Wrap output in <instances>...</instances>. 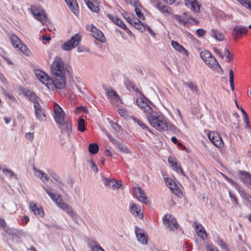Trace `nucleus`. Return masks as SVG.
<instances>
[{
	"mask_svg": "<svg viewBox=\"0 0 251 251\" xmlns=\"http://www.w3.org/2000/svg\"><path fill=\"white\" fill-rule=\"evenodd\" d=\"M36 78L49 89L54 90L65 88L66 84L65 74L54 75L53 79L45 72L37 70L34 71Z\"/></svg>",
	"mask_w": 251,
	"mask_h": 251,
	"instance_id": "1",
	"label": "nucleus"
},
{
	"mask_svg": "<svg viewBox=\"0 0 251 251\" xmlns=\"http://www.w3.org/2000/svg\"><path fill=\"white\" fill-rule=\"evenodd\" d=\"M150 124L155 129L162 131L168 128V122L167 118L161 112L154 110L146 117Z\"/></svg>",
	"mask_w": 251,
	"mask_h": 251,
	"instance_id": "2",
	"label": "nucleus"
},
{
	"mask_svg": "<svg viewBox=\"0 0 251 251\" xmlns=\"http://www.w3.org/2000/svg\"><path fill=\"white\" fill-rule=\"evenodd\" d=\"M200 55L201 58L209 67L214 70H222L220 64L210 51L204 50L201 52Z\"/></svg>",
	"mask_w": 251,
	"mask_h": 251,
	"instance_id": "3",
	"label": "nucleus"
},
{
	"mask_svg": "<svg viewBox=\"0 0 251 251\" xmlns=\"http://www.w3.org/2000/svg\"><path fill=\"white\" fill-rule=\"evenodd\" d=\"M51 72L53 75L65 74V69L62 59L56 57L51 65Z\"/></svg>",
	"mask_w": 251,
	"mask_h": 251,
	"instance_id": "4",
	"label": "nucleus"
},
{
	"mask_svg": "<svg viewBox=\"0 0 251 251\" xmlns=\"http://www.w3.org/2000/svg\"><path fill=\"white\" fill-rule=\"evenodd\" d=\"M10 40L11 44L16 50L21 51L22 52L27 56H29L30 54L29 50L17 35L15 34H12L10 36Z\"/></svg>",
	"mask_w": 251,
	"mask_h": 251,
	"instance_id": "5",
	"label": "nucleus"
},
{
	"mask_svg": "<svg viewBox=\"0 0 251 251\" xmlns=\"http://www.w3.org/2000/svg\"><path fill=\"white\" fill-rule=\"evenodd\" d=\"M30 12L34 17L43 24L47 21V15L45 11L39 5H31L30 8Z\"/></svg>",
	"mask_w": 251,
	"mask_h": 251,
	"instance_id": "6",
	"label": "nucleus"
},
{
	"mask_svg": "<svg viewBox=\"0 0 251 251\" xmlns=\"http://www.w3.org/2000/svg\"><path fill=\"white\" fill-rule=\"evenodd\" d=\"M136 103L138 107L144 111L146 117L154 110L150 105L151 102L144 97L137 98Z\"/></svg>",
	"mask_w": 251,
	"mask_h": 251,
	"instance_id": "7",
	"label": "nucleus"
},
{
	"mask_svg": "<svg viewBox=\"0 0 251 251\" xmlns=\"http://www.w3.org/2000/svg\"><path fill=\"white\" fill-rule=\"evenodd\" d=\"M53 117L57 124L68 119L63 109L56 103L53 104Z\"/></svg>",
	"mask_w": 251,
	"mask_h": 251,
	"instance_id": "8",
	"label": "nucleus"
},
{
	"mask_svg": "<svg viewBox=\"0 0 251 251\" xmlns=\"http://www.w3.org/2000/svg\"><path fill=\"white\" fill-rule=\"evenodd\" d=\"M81 41V36L79 34H76L71 39L65 42L62 45L61 48L63 50H70L77 46Z\"/></svg>",
	"mask_w": 251,
	"mask_h": 251,
	"instance_id": "9",
	"label": "nucleus"
},
{
	"mask_svg": "<svg viewBox=\"0 0 251 251\" xmlns=\"http://www.w3.org/2000/svg\"><path fill=\"white\" fill-rule=\"evenodd\" d=\"M163 224L165 226L170 230L175 231L179 226L176 219L171 215H166L163 219Z\"/></svg>",
	"mask_w": 251,
	"mask_h": 251,
	"instance_id": "10",
	"label": "nucleus"
},
{
	"mask_svg": "<svg viewBox=\"0 0 251 251\" xmlns=\"http://www.w3.org/2000/svg\"><path fill=\"white\" fill-rule=\"evenodd\" d=\"M86 29L95 38L101 42H105V38L102 32L93 25H89L86 26Z\"/></svg>",
	"mask_w": 251,
	"mask_h": 251,
	"instance_id": "11",
	"label": "nucleus"
},
{
	"mask_svg": "<svg viewBox=\"0 0 251 251\" xmlns=\"http://www.w3.org/2000/svg\"><path fill=\"white\" fill-rule=\"evenodd\" d=\"M57 205L62 210L65 212L73 220L76 219L77 215L72 209V207L65 202L62 199L57 202Z\"/></svg>",
	"mask_w": 251,
	"mask_h": 251,
	"instance_id": "12",
	"label": "nucleus"
},
{
	"mask_svg": "<svg viewBox=\"0 0 251 251\" xmlns=\"http://www.w3.org/2000/svg\"><path fill=\"white\" fill-rule=\"evenodd\" d=\"M209 140L218 148L222 147L224 145L223 141L220 134L216 131H210L208 133Z\"/></svg>",
	"mask_w": 251,
	"mask_h": 251,
	"instance_id": "13",
	"label": "nucleus"
},
{
	"mask_svg": "<svg viewBox=\"0 0 251 251\" xmlns=\"http://www.w3.org/2000/svg\"><path fill=\"white\" fill-rule=\"evenodd\" d=\"M248 31V28L246 26L241 25H235L233 29L232 32L234 40H237L241 38L243 35H246Z\"/></svg>",
	"mask_w": 251,
	"mask_h": 251,
	"instance_id": "14",
	"label": "nucleus"
},
{
	"mask_svg": "<svg viewBox=\"0 0 251 251\" xmlns=\"http://www.w3.org/2000/svg\"><path fill=\"white\" fill-rule=\"evenodd\" d=\"M164 180L167 186L174 194L177 196H180L182 194L181 190L172 179L165 178Z\"/></svg>",
	"mask_w": 251,
	"mask_h": 251,
	"instance_id": "15",
	"label": "nucleus"
},
{
	"mask_svg": "<svg viewBox=\"0 0 251 251\" xmlns=\"http://www.w3.org/2000/svg\"><path fill=\"white\" fill-rule=\"evenodd\" d=\"M133 193L134 196L140 201L144 203H148L149 201L147 197L146 196L144 191L140 187L134 188L133 189Z\"/></svg>",
	"mask_w": 251,
	"mask_h": 251,
	"instance_id": "16",
	"label": "nucleus"
},
{
	"mask_svg": "<svg viewBox=\"0 0 251 251\" xmlns=\"http://www.w3.org/2000/svg\"><path fill=\"white\" fill-rule=\"evenodd\" d=\"M168 160L171 167L174 171L182 176H185V174L181 167V165L177 163V160L176 158L169 156Z\"/></svg>",
	"mask_w": 251,
	"mask_h": 251,
	"instance_id": "17",
	"label": "nucleus"
},
{
	"mask_svg": "<svg viewBox=\"0 0 251 251\" xmlns=\"http://www.w3.org/2000/svg\"><path fill=\"white\" fill-rule=\"evenodd\" d=\"M154 6L157 8L160 12L163 13L172 14L173 10L169 6L163 3L159 0L154 1Z\"/></svg>",
	"mask_w": 251,
	"mask_h": 251,
	"instance_id": "18",
	"label": "nucleus"
},
{
	"mask_svg": "<svg viewBox=\"0 0 251 251\" xmlns=\"http://www.w3.org/2000/svg\"><path fill=\"white\" fill-rule=\"evenodd\" d=\"M34 107L35 109V114L36 118L40 121H45L46 119V116L42 106L40 105L38 101H35Z\"/></svg>",
	"mask_w": 251,
	"mask_h": 251,
	"instance_id": "19",
	"label": "nucleus"
},
{
	"mask_svg": "<svg viewBox=\"0 0 251 251\" xmlns=\"http://www.w3.org/2000/svg\"><path fill=\"white\" fill-rule=\"evenodd\" d=\"M60 125V128L62 132L66 133L68 137H70L72 135V124L70 122L69 119L64 121L58 123Z\"/></svg>",
	"mask_w": 251,
	"mask_h": 251,
	"instance_id": "20",
	"label": "nucleus"
},
{
	"mask_svg": "<svg viewBox=\"0 0 251 251\" xmlns=\"http://www.w3.org/2000/svg\"><path fill=\"white\" fill-rule=\"evenodd\" d=\"M135 233L138 241L142 244H146L148 242L147 235L145 231L138 227H135Z\"/></svg>",
	"mask_w": 251,
	"mask_h": 251,
	"instance_id": "21",
	"label": "nucleus"
},
{
	"mask_svg": "<svg viewBox=\"0 0 251 251\" xmlns=\"http://www.w3.org/2000/svg\"><path fill=\"white\" fill-rule=\"evenodd\" d=\"M186 6L192 11L198 12L200 10V4L197 0H185Z\"/></svg>",
	"mask_w": 251,
	"mask_h": 251,
	"instance_id": "22",
	"label": "nucleus"
},
{
	"mask_svg": "<svg viewBox=\"0 0 251 251\" xmlns=\"http://www.w3.org/2000/svg\"><path fill=\"white\" fill-rule=\"evenodd\" d=\"M30 210L35 215L42 217L44 216V211L40 206H37L36 204L32 201L29 203Z\"/></svg>",
	"mask_w": 251,
	"mask_h": 251,
	"instance_id": "23",
	"label": "nucleus"
},
{
	"mask_svg": "<svg viewBox=\"0 0 251 251\" xmlns=\"http://www.w3.org/2000/svg\"><path fill=\"white\" fill-rule=\"evenodd\" d=\"M104 184L113 189H119L122 186V183L114 179H104Z\"/></svg>",
	"mask_w": 251,
	"mask_h": 251,
	"instance_id": "24",
	"label": "nucleus"
},
{
	"mask_svg": "<svg viewBox=\"0 0 251 251\" xmlns=\"http://www.w3.org/2000/svg\"><path fill=\"white\" fill-rule=\"evenodd\" d=\"M107 17L114 24L125 30H126V27L125 23L116 16L112 14H107Z\"/></svg>",
	"mask_w": 251,
	"mask_h": 251,
	"instance_id": "25",
	"label": "nucleus"
},
{
	"mask_svg": "<svg viewBox=\"0 0 251 251\" xmlns=\"http://www.w3.org/2000/svg\"><path fill=\"white\" fill-rule=\"evenodd\" d=\"M130 210L131 214L135 216L138 217L140 219H142L143 217V213L141 211V207L139 205L131 203L130 205Z\"/></svg>",
	"mask_w": 251,
	"mask_h": 251,
	"instance_id": "26",
	"label": "nucleus"
},
{
	"mask_svg": "<svg viewBox=\"0 0 251 251\" xmlns=\"http://www.w3.org/2000/svg\"><path fill=\"white\" fill-rule=\"evenodd\" d=\"M43 188L46 192L48 194L50 199L54 201L56 204L62 199L60 195H57L55 192H53V190L48 188L46 186H43Z\"/></svg>",
	"mask_w": 251,
	"mask_h": 251,
	"instance_id": "27",
	"label": "nucleus"
},
{
	"mask_svg": "<svg viewBox=\"0 0 251 251\" xmlns=\"http://www.w3.org/2000/svg\"><path fill=\"white\" fill-rule=\"evenodd\" d=\"M72 12L75 15L79 13V7L76 0H64Z\"/></svg>",
	"mask_w": 251,
	"mask_h": 251,
	"instance_id": "28",
	"label": "nucleus"
},
{
	"mask_svg": "<svg viewBox=\"0 0 251 251\" xmlns=\"http://www.w3.org/2000/svg\"><path fill=\"white\" fill-rule=\"evenodd\" d=\"M241 179L242 181L251 188V175L245 171H240Z\"/></svg>",
	"mask_w": 251,
	"mask_h": 251,
	"instance_id": "29",
	"label": "nucleus"
},
{
	"mask_svg": "<svg viewBox=\"0 0 251 251\" xmlns=\"http://www.w3.org/2000/svg\"><path fill=\"white\" fill-rule=\"evenodd\" d=\"M33 171L35 175L39 178L43 182H46L49 181L50 177L48 174L44 171L35 168H33Z\"/></svg>",
	"mask_w": 251,
	"mask_h": 251,
	"instance_id": "30",
	"label": "nucleus"
},
{
	"mask_svg": "<svg viewBox=\"0 0 251 251\" xmlns=\"http://www.w3.org/2000/svg\"><path fill=\"white\" fill-rule=\"evenodd\" d=\"M210 35L211 37L217 41H223L225 40V36L223 33L215 28L211 29Z\"/></svg>",
	"mask_w": 251,
	"mask_h": 251,
	"instance_id": "31",
	"label": "nucleus"
},
{
	"mask_svg": "<svg viewBox=\"0 0 251 251\" xmlns=\"http://www.w3.org/2000/svg\"><path fill=\"white\" fill-rule=\"evenodd\" d=\"M171 45L172 47L176 51L182 53L185 55H188V51L182 46L180 45L177 42L172 41L171 42Z\"/></svg>",
	"mask_w": 251,
	"mask_h": 251,
	"instance_id": "32",
	"label": "nucleus"
},
{
	"mask_svg": "<svg viewBox=\"0 0 251 251\" xmlns=\"http://www.w3.org/2000/svg\"><path fill=\"white\" fill-rule=\"evenodd\" d=\"M184 86L188 87L192 92L194 93H197L198 92V89L197 85L196 83L192 81L189 82H183Z\"/></svg>",
	"mask_w": 251,
	"mask_h": 251,
	"instance_id": "33",
	"label": "nucleus"
},
{
	"mask_svg": "<svg viewBox=\"0 0 251 251\" xmlns=\"http://www.w3.org/2000/svg\"><path fill=\"white\" fill-rule=\"evenodd\" d=\"M86 3L87 6L88 7V8L92 11L95 12H99V11L100 10L99 6L97 5L94 3L92 1V0H88L87 1L86 0Z\"/></svg>",
	"mask_w": 251,
	"mask_h": 251,
	"instance_id": "34",
	"label": "nucleus"
},
{
	"mask_svg": "<svg viewBox=\"0 0 251 251\" xmlns=\"http://www.w3.org/2000/svg\"><path fill=\"white\" fill-rule=\"evenodd\" d=\"M125 85L126 88L130 92H138L139 93V90L135 87L132 82L130 81H127L125 82Z\"/></svg>",
	"mask_w": 251,
	"mask_h": 251,
	"instance_id": "35",
	"label": "nucleus"
},
{
	"mask_svg": "<svg viewBox=\"0 0 251 251\" xmlns=\"http://www.w3.org/2000/svg\"><path fill=\"white\" fill-rule=\"evenodd\" d=\"M174 18L177 21L184 26H188L189 25V21L183 18L182 16L176 15L174 16Z\"/></svg>",
	"mask_w": 251,
	"mask_h": 251,
	"instance_id": "36",
	"label": "nucleus"
},
{
	"mask_svg": "<svg viewBox=\"0 0 251 251\" xmlns=\"http://www.w3.org/2000/svg\"><path fill=\"white\" fill-rule=\"evenodd\" d=\"M216 243L218 245H219L221 248L225 251H228L226 243L223 241L220 237H217L216 238Z\"/></svg>",
	"mask_w": 251,
	"mask_h": 251,
	"instance_id": "37",
	"label": "nucleus"
},
{
	"mask_svg": "<svg viewBox=\"0 0 251 251\" xmlns=\"http://www.w3.org/2000/svg\"><path fill=\"white\" fill-rule=\"evenodd\" d=\"M132 120L135 122H136L137 124L143 129L147 130L150 132L152 133L151 130L148 128V127L144 124L143 122L135 117H132Z\"/></svg>",
	"mask_w": 251,
	"mask_h": 251,
	"instance_id": "38",
	"label": "nucleus"
},
{
	"mask_svg": "<svg viewBox=\"0 0 251 251\" xmlns=\"http://www.w3.org/2000/svg\"><path fill=\"white\" fill-rule=\"evenodd\" d=\"M99 151V146L96 143L90 144L89 146V151L92 154H96Z\"/></svg>",
	"mask_w": 251,
	"mask_h": 251,
	"instance_id": "39",
	"label": "nucleus"
},
{
	"mask_svg": "<svg viewBox=\"0 0 251 251\" xmlns=\"http://www.w3.org/2000/svg\"><path fill=\"white\" fill-rule=\"evenodd\" d=\"M141 4H139V5L137 6L136 7H134V10L136 12V14L138 17L140 18V19L144 20V16L143 13L142 12L141 10Z\"/></svg>",
	"mask_w": 251,
	"mask_h": 251,
	"instance_id": "40",
	"label": "nucleus"
},
{
	"mask_svg": "<svg viewBox=\"0 0 251 251\" xmlns=\"http://www.w3.org/2000/svg\"><path fill=\"white\" fill-rule=\"evenodd\" d=\"M78 129L82 132L85 130V121L83 118H80L78 121Z\"/></svg>",
	"mask_w": 251,
	"mask_h": 251,
	"instance_id": "41",
	"label": "nucleus"
},
{
	"mask_svg": "<svg viewBox=\"0 0 251 251\" xmlns=\"http://www.w3.org/2000/svg\"><path fill=\"white\" fill-rule=\"evenodd\" d=\"M107 95L111 98H114L116 100L119 99V97L117 93L112 89H108L107 90Z\"/></svg>",
	"mask_w": 251,
	"mask_h": 251,
	"instance_id": "42",
	"label": "nucleus"
},
{
	"mask_svg": "<svg viewBox=\"0 0 251 251\" xmlns=\"http://www.w3.org/2000/svg\"><path fill=\"white\" fill-rule=\"evenodd\" d=\"M224 55L226 56V60L227 62H230L233 59V55L230 54L227 49L224 50Z\"/></svg>",
	"mask_w": 251,
	"mask_h": 251,
	"instance_id": "43",
	"label": "nucleus"
},
{
	"mask_svg": "<svg viewBox=\"0 0 251 251\" xmlns=\"http://www.w3.org/2000/svg\"><path fill=\"white\" fill-rule=\"evenodd\" d=\"M25 94L31 100L33 101L34 103L35 101H38L36 95L34 93H32L30 91H27L25 92Z\"/></svg>",
	"mask_w": 251,
	"mask_h": 251,
	"instance_id": "44",
	"label": "nucleus"
},
{
	"mask_svg": "<svg viewBox=\"0 0 251 251\" xmlns=\"http://www.w3.org/2000/svg\"><path fill=\"white\" fill-rule=\"evenodd\" d=\"M229 83L231 89L232 90H234V73L232 70H229Z\"/></svg>",
	"mask_w": 251,
	"mask_h": 251,
	"instance_id": "45",
	"label": "nucleus"
},
{
	"mask_svg": "<svg viewBox=\"0 0 251 251\" xmlns=\"http://www.w3.org/2000/svg\"><path fill=\"white\" fill-rule=\"evenodd\" d=\"M196 233L198 236L202 239H205L207 236L206 233L203 227H201V229H200V230H199Z\"/></svg>",
	"mask_w": 251,
	"mask_h": 251,
	"instance_id": "46",
	"label": "nucleus"
},
{
	"mask_svg": "<svg viewBox=\"0 0 251 251\" xmlns=\"http://www.w3.org/2000/svg\"><path fill=\"white\" fill-rule=\"evenodd\" d=\"M118 148L119 150L125 153H130V151L128 148L126 146L122 144H118Z\"/></svg>",
	"mask_w": 251,
	"mask_h": 251,
	"instance_id": "47",
	"label": "nucleus"
},
{
	"mask_svg": "<svg viewBox=\"0 0 251 251\" xmlns=\"http://www.w3.org/2000/svg\"><path fill=\"white\" fill-rule=\"evenodd\" d=\"M2 172L9 178H11L13 176L16 177L15 174L11 170L4 168L2 169Z\"/></svg>",
	"mask_w": 251,
	"mask_h": 251,
	"instance_id": "48",
	"label": "nucleus"
},
{
	"mask_svg": "<svg viewBox=\"0 0 251 251\" xmlns=\"http://www.w3.org/2000/svg\"><path fill=\"white\" fill-rule=\"evenodd\" d=\"M146 24H143L140 21H138L137 25L135 26V27L143 32L146 30Z\"/></svg>",
	"mask_w": 251,
	"mask_h": 251,
	"instance_id": "49",
	"label": "nucleus"
},
{
	"mask_svg": "<svg viewBox=\"0 0 251 251\" xmlns=\"http://www.w3.org/2000/svg\"><path fill=\"white\" fill-rule=\"evenodd\" d=\"M206 251H219L216 247L212 244H206Z\"/></svg>",
	"mask_w": 251,
	"mask_h": 251,
	"instance_id": "50",
	"label": "nucleus"
},
{
	"mask_svg": "<svg viewBox=\"0 0 251 251\" xmlns=\"http://www.w3.org/2000/svg\"><path fill=\"white\" fill-rule=\"evenodd\" d=\"M213 51L218 56L220 57L223 58L224 57V53H223L220 49H218L217 48H213L212 49Z\"/></svg>",
	"mask_w": 251,
	"mask_h": 251,
	"instance_id": "51",
	"label": "nucleus"
},
{
	"mask_svg": "<svg viewBox=\"0 0 251 251\" xmlns=\"http://www.w3.org/2000/svg\"><path fill=\"white\" fill-rule=\"evenodd\" d=\"M125 1L126 3L130 4L134 7H135L140 4L138 0H125Z\"/></svg>",
	"mask_w": 251,
	"mask_h": 251,
	"instance_id": "52",
	"label": "nucleus"
},
{
	"mask_svg": "<svg viewBox=\"0 0 251 251\" xmlns=\"http://www.w3.org/2000/svg\"><path fill=\"white\" fill-rule=\"evenodd\" d=\"M50 176L51 177L57 182H58L60 184H62V181L59 177V176L56 174L55 173H51L50 174Z\"/></svg>",
	"mask_w": 251,
	"mask_h": 251,
	"instance_id": "53",
	"label": "nucleus"
},
{
	"mask_svg": "<svg viewBox=\"0 0 251 251\" xmlns=\"http://www.w3.org/2000/svg\"><path fill=\"white\" fill-rule=\"evenodd\" d=\"M118 113L120 115V116L123 117L124 118H126V117L128 116L127 111L124 109H119Z\"/></svg>",
	"mask_w": 251,
	"mask_h": 251,
	"instance_id": "54",
	"label": "nucleus"
},
{
	"mask_svg": "<svg viewBox=\"0 0 251 251\" xmlns=\"http://www.w3.org/2000/svg\"><path fill=\"white\" fill-rule=\"evenodd\" d=\"M196 32L199 37H202L205 34V30L202 28L197 29Z\"/></svg>",
	"mask_w": 251,
	"mask_h": 251,
	"instance_id": "55",
	"label": "nucleus"
},
{
	"mask_svg": "<svg viewBox=\"0 0 251 251\" xmlns=\"http://www.w3.org/2000/svg\"><path fill=\"white\" fill-rule=\"evenodd\" d=\"M229 195L231 200H233V201L235 203L236 205H238V200L236 198L235 195L232 194L230 191H229Z\"/></svg>",
	"mask_w": 251,
	"mask_h": 251,
	"instance_id": "56",
	"label": "nucleus"
},
{
	"mask_svg": "<svg viewBox=\"0 0 251 251\" xmlns=\"http://www.w3.org/2000/svg\"><path fill=\"white\" fill-rule=\"evenodd\" d=\"M222 176L225 178V179L232 185H235L237 183L234 181L232 179L227 177L226 175L222 174Z\"/></svg>",
	"mask_w": 251,
	"mask_h": 251,
	"instance_id": "57",
	"label": "nucleus"
},
{
	"mask_svg": "<svg viewBox=\"0 0 251 251\" xmlns=\"http://www.w3.org/2000/svg\"><path fill=\"white\" fill-rule=\"evenodd\" d=\"M92 251H104V250L99 245H95L91 248Z\"/></svg>",
	"mask_w": 251,
	"mask_h": 251,
	"instance_id": "58",
	"label": "nucleus"
},
{
	"mask_svg": "<svg viewBox=\"0 0 251 251\" xmlns=\"http://www.w3.org/2000/svg\"><path fill=\"white\" fill-rule=\"evenodd\" d=\"M90 162L91 164L92 169L95 172L97 173L98 171V168L97 166L96 165V164L93 160H91Z\"/></svg>",
	"mask_w": 251,
	"mask_h": 251,
	"instance_id": "59",
	"label": "nucleus"
},
{
	"mask_svg": "<svg viewBox=\"0 0 251 251\" xmlns=\"http://www.w3.org/2000/svg\"><path fill=\"white\" fill-rule=\"evenodd\" d=\"M25 137L28 139L30 141H32L34 138V134L32 132H28L25 134Z\"/></svg>",
	"mask_w": 251,
	"mask_h": 251,
	"instance_id": "60",
	"label": "nucleus"
},
{
	"mask_svg": "<svg viewBox=\"0 0 251 251\" xmlns=\"http://www.w3.org/2000/svg\"><path fill=\"white\" fill-rule=\"evenodd\" d=\"M138 21H139L138 19L133 17L132 20L129 19V23L135 27V26L137 25Z\"/></svg>",
	"mask_w": 251,
	"mask_h": 251,
	"instance_id": "61",
	"label": "nucleus"
},
{
	"mask_svg": "<svg viewBox=\"0 0 251 251\" xmlns=\"http://www.w3.org/2000/svg\"><path fill=\"white\" fill-rule=\"evenodd\" d=\"M194 226L195 230L196 231V232L198 231V230H200V229H201V227H203L202 226L201 224H198L197 223H194Z\"/></svg>",
	"mask_w": 251,
	"mask_h": 251,
	"instance_id": "62",
	"label": "nucleus"
},
{
	"mask_svg": "<svg viewBox=\"0 0 251 251\" xmlns=\"http://www.w3.org/2000/svg\"><path fill=\"white\" fill-rule=\"evenodd\" d=\"M146 30H147L149 33L153 37L155 36V33L152 30L150 27H149L147 25L146 26Z\"/></svg>",
	"mask_w": 251,
	"mask_h": 251,
	"instance_id": "63",
	"label": "nucleus"
},
{
	"mask_svg": "<svg viewBox=\"0 0 251 251\" xmlns=\"http://www.w3.org/2000/svg\"><path fill=\"white\" fill-rule=\"evenodd\" d=\"M244 198L248 202H250L251 204V197L250 196L246 193H244Z\"/></svg>",
	"mask_w": 251,
	"mask_h": 251,
	"instance_id": "64",
	"label": "nucleus"
}]
</instances>
